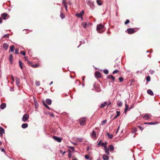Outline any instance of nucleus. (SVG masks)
Masks as SVG:
<instances>
[{
    "label": "nucleus",
    "instance_id": "72a5a7b5",
    "mask_svg": "<svg viewBox=\"0 0 160 160\" xmlns=\"http://www.w3.org/2000/svg\"><path fill=\"white\" fill-rule=\"evenodd\" d=\"M60 17L62 19L64 18V17H65L64 15H63V13H62V12H61L60 13Z\"/></svg>",
    "mask_w": 160,
    "mask_h": 160
},
{
    "label": "nucleus",
    "instance_id": "ddd939ff",
    "mask_svg": "<svg viewBox=\"0 0 160 160\" xmlns=\"http://www.w3.org/2000/svg\"><path fill=\"white\" fill-rule=\"evenodd\" d=\"M4 133V129L2 127L0 128V134L1 136L2 135L3 133Z\"/></svg>",
    "mask_w": 160,
    "mask_h": 160
},
{
    "label": "nucleus",
    "instance_id": "ea45409f",
    "mask_svg": "<svg viewBox=\"0 0 160 160\" xmlns=\"http://www.w3.org/2000/svg\"><path fill=\"white\" fill-rule=\"evenodd\" d=\"M20 53L23 56H25L26 55L25 52L24 51H21L20 52Z\"/></svg>",
    "mask_w": 160,
    "mask_h": 160
},
{
    "label": "nucleus",
    "instance_id": "bb28decb",
    "mask_svg": "<svg viewBox=\"0 0 160 160\" xmlns=\"http://www.w3.org/2000/svg\"><path fill=\"white\" fill-rule=\"evenodd\" d=\"M82 25L83 28H86L87 24L86 22H83L82 23Z\"/></svg>",
    "mask_w": 160,
    "mask_h": 160
},
{
    "label": "nucleus",
    "instance_id": "f8f14e48",
    "mask_svg": "<svg viewBox=\"0 0 160 160\" xmlns=\"http://www.w3.org/2000/svg\"><path fill=\"white\" fill-rule=\"evenodd\" d=\"M0 108L2 109H3L6 107V104L5 103H2L0 105Z\"/></svg>",
    "mask_w": 160,
    "mask_h": 160
},
{
    "label": "nucleus",
    "instance_id": "0eeeda50",
    "mask_svg": "<svg viewBox=\"0 0 160 160\" xmlns=\"http://www.w3.org/2000/svg\"><path fill=\"white\" fill-rule=\"evenodd\" d=\"M8 14L7 13H3L2 14L1 16L2 18L4 20H6L8 18H7L8 16Z\"/></svg>",
    "mask_w": 160,
    "mask_h": 160
},
{
    "label": "nucleus",
    "instance_id": "3c124183",
    "mask_svg": "<svg viewBox=\"0 0 160 160\" xmlns=\"http://www.w3.org/2000/svg\"><path fill=\"white\" fill-rule=\"evenodd\" d=\"M11 78H12V82H13L14 81V77L12 75L11 76Z\"/></svg>",
    "mask_w": 160,
    "mask_h": 160
},
{
    "label": "nucleus",
    "instance_id": "cd10ccee",
    "mask_svg": "<svg viewBox=\"0 0 160 160\" xmlns=\"http://www.w3.org/2000/svg\"><path fill=\"white\" fill-rule=\"evenodd\" d=\"M104 150H105V152L107 153V154L108 155H109V150L108 148H105L104 149Z\"/></svg>",
    "mask_w": 160,
    "mask_h": 160
},
{
    "label": "nucleus",
    "instance_id": "864d4df0",
    "mask_svg": "<svg viewBox=\"0 0 160 160\" xmlns=\"http://www.w3.org/2000/svg\"><path fill=\"white\" fill-rule=\"evenodd\" d=\"M154 122H148V123H146L145 124H154Z\"/></svg>",
    "mask_w": 160,
    "mask_h": 160
},
{
    "label": "nucleus",
    "instance_id": "4c0bfd02",
    "mask_svg": "<svg viewBox=\"0 0 160 160\" xmlns=\"http://www.w3.org/2000/svg\"><path fill=\"white\" fill-rule=\"evenodd\" d=\"M137 131V129L136 128H133L132 130V132L134 133Z\"/></svg>",
    "mask_w": 160,
    "mask_h": 160
},
{
    "label": "nucleus",
    "instance_id": "423d86ee",
    "mask_svg": "<svg viewBox=\"0 0 160 160\" xmlns=\"http://www.w3.org/2000/svg\"><path fill=\"white\" fill-rule=\"evenodd\" d=\"M128 33L129 34H132L135 32V30L133 28H129L127 30Z\"/></svg>",
    "mask_w": 160,
    "mask_h": 160
},
{
    "label": "nucleus",
    "instance_id": "c756f323",
    "mask_svg": "<svg viewBox=\"0 0 160 160\" xmlns=\"http://www.w3.org/2000/svg\"><path fill=\"white\" fill-rule=\"evenodd\" d=\"M117 105L119 107H121L122 105V102L121 101H118Z\"/></svg>",
    "mask_w": 160,
    "mask_h": 160
},
{
    "label": "nucleus",
    "instance_id": "412c9836",
    "mask_svg": "<svg viewBox=\"0 0 160 160\" xmlns=\"http://www.w3.org/2000/svg\"><path fill=\"white\" fill-rule=\"evenodd\" d=\"M13 56L12 54H10L9 56V60L11 64L12 63Z\"/></svg>",
    "mask_w": 160,
    "mask_h": 160
},
{
    "label": "nucleus",
    "instance_id": "e2e57ef3",
    "mask_svg": "<svg viewBox=\"0 0 160 160\" xmlns=\"http://www.w3.org/2000/svg\"><path fill=\"white\" fill-rule=\"evenodd\" d=\"M2 20L1 18H0V24L2 23Z\"/></svg>",
    "mask_w": 160,
    "mask_h": 160
},
{
    "label": "nucleus",
    "instance_id": "20e7f679",
    "mask_svg": "<svg viewBox=\"0 0 160 160\" xmlns=\"http://www.w3.org/2000/svg\"><path fill=\"white\" fill-rule=\"evenodd\" d=\"M52 138L54 139L55 140L59 142H61L62 140V138L57 137L55 136H53Z\"/></svg>",
    "mask_w": 160,
    "mask_h": 160
},
{
    "label": "nucleus",
    "instance_id": "c85d7f7f",
    "mask_svg": "<svg viewBox=\"0 0 160 160\" xmlns=\"http://www.w3.org/2000/svg\"><path fill=\"white\" fill-rule=\"evenodd\" d=\"M19 65L20 68H21V69H23V67H22L23 63H22V62L21 61H19Z\"/></svg>",
    "mask_w": 160,
    "mask_h": 160
},
{
    "label": "nucleus",
    "instance_id": "5fc2aeb1",
    "mask_svg": "<svg viewBox=\"0 0 160 160\" xmlns=\"http://www.w3.org/2000/svg\"><path fill=\"white\" fill-rule=\"evenodd\" d=\"M64 6L65 7V9H66V11H67L68 6H67V5H65Z\"/></svg>",
    "mask_w": 160,
    "mask_h": 160
},
{
    "label": "nucleus",
    "instance_id": "f3484780",
    "mask_svg": "<svg viewBox=\"0 0 160 160\" xmlns=\"http://www.w3.org/2000/svg\"><path fill=\"white\" fill-rule=\"evenodd\" d=\"M28 127V124L26 123H24L22 124V127L23 128H26Z\"/></svg>",
    "mask_w": 160,
    "mask_h": 160
},
{
    "label": "nucleus",
    "instance_id": "de8ad7c7",
    "mask_svg": "<svg viewBox=\"0 0 160 160\" xmlns=\"http://www.w3.org/2000/svg\"><path fill=\"white\" fill-rule=\"evenodd\" d=\"M117 115V116H119L120 115V113L119 111H116Z\"/></svg>",
    "mask_w": 160,
    "mask_h": 160
},
{
    "label": "nucleus",
    "instance_id": "13d9d810",
    "mask_svg": "<svg viewBox=\"0 0 160 160\" xmlns=\"http://www.w3.org/2000/svg\"><path fill=\"white\" fill-rule=\"evenodd\" d=\"M119 128H120V126H118V129H117V131H116V133H117L118 132V130H119Z\"/></svg>",
    "mask_w": 160,
    "mask_h": 160
},
{
    "label": "nucleus",
    "instance_id": "aec40b11",
    "mask_svg": "<svg viewBox=\"0 0 160 160\" xmlns=\"http://www.w3.org/2000/svg\"><path fill=\"white\" fill-rule=\"evenodd\" d=\"M125 108L124 110V112L126 113H127V111L128 110H129V106L127 105V104H125Z\"/></svg>",
    "mask_w": 160,
    "mask_h": 160
},
{
    "label": "nucleus",
    "instance_id": "4468645a",
    "mask_svg": "<svg viewBox=\"0 0 160 160\" xmlns=\"http://www.w3.org/2000/svg\"><path fill=\"white\" fill-rule=\"evenodd\" d=\"M147 93L148 94L153 96L154 94L153 93L152 91L150 89H148L147 91Z\"/></svg>",
    "mask_w": 160,
    "mask_h": 160
},
{
    "label": "nucleus",
    "instance_id": "1a4fd4ad",
    "mask_svg": "<svg viewBox=\"0 0 160 160\" xmlns=\"http://www.w3.org/2000/svg\"><path fill=\"white\" fill-rule=\"evenodd\" d=\"M95 76L97 78H100L101 77V73L98 71H96L95 74Z\"/></svg>",
    "mask_w": 160,
    "mask_h": 160
},
{
    "label": "nucleus",
    "instance_id": "603ef678",
    "mask_svg": "<svg viewBox=\"0 0 160 160\" xmlns=\"http://www.w3.org/2000/svg\"><path fill=\"white\" fill-rule=\"evenodd\" d=\"M68 157L69 158H71V155L70 152H69L68 154Z\"/></svg>",
    "mask_w": 160,
    "mask_h": 160
},
{
    "label": "nucleus",
    "instance_id": "473e14b6",
    "mask_svg": "<svg viewBox=\"0 0 160 160\" xmlns=\"http://www.w3.org/2000/svg\"><path fill=\"white\" fill-rule=\"evenodd\" d=\"M151 78L149 76H148L146 77V80L147 82H149L150 81Z\"/></svg>",
    "mask_w": 160,
    "mask_h": 160
},
{
    "label": "nucleus",
    "instance_id": "4be33fe9",
    "mask_svg": "<svg viewBox=\"0 0 160 160\" xmlns=\"http://www.w3.org/2000/svg\"><path fill=\"white\" fill-rule=\"evenodd\" d=\"M91 136L93 137V138H95L96 137V133L95 131H93L92 132Z\"/></svg>",
    "mask_w": 160,
    "mask_h": 160
},
{
    "label": "nucleus",
    "instance_id": "b1692460",
    "mask_svg": "<svg viewBox=\"0 0 160 160\" xmlns=\"http://www.w3.org/2000/svg\"><path fill=\"white\" fill-rule=\"evenodd\" d=\"M16 85L17 86H18L20 83V80L17 77H16Z\"/></svg>",
    "mask_w": 160,
    "mask_h": 160
},
{
    "label": "nucleus",
    "instance_id": "2f4dec72",
    "mask_svg": "<svg viewBox=\"0 0 160 160\" xmlns=\"http://www.w3.org/2000/svg\"><path fill=\"white\" fill-rule=\"evenodd\" d=\"M43 104L45 107H46L48 109H50V108L48 106L45 102H44L43 103Z\"/></svg>",
    "mask_w": 160,
    "mask_h": 160
},
{
    "label": "nucleus",
    "instance_id": "79ce46f5",
    "mask_svg": "<svg viewBox=\"0 0 160 160\" xmlns=\"http://www.w3.org/2000/svg\"><path fill=\"white\" fill-rule=\"evenodd\" d=\"M118 70H114L113 72H112V73L113 74H115V73H117V72H118Z\"/></svg>",
    "mask_w": 160,
    "mask_h": 160
},
{
    "label": "nucleus",
    "instance_id": "7ed1b4c3",
    "mask_svg": "<svg viewBox=\"0 0 160 160\" xmlns=\"http://www.w3.org/2000/svg\"><path fill=\"white\" fill-rule=\"evenodd\" d=\"M29 116L27 114H24L22 118V120L24 122H25L29 118Z\"/></svg>",
    "mask_w": 160,
    "mask_h": 160
},
{
    "label": "nucleus",
    "instance_id": "052dcab7",
    "mask_svg": "<svg viewBox=\"0 0 160 160\" xmlns=\"http://www.w3.org/2000/svg\"><path fill=\"white\" fill-rule=\"evenodd\" d=\"M85 76H83L82 78V81L83 82L84 81V79H85Z\"/></svg>",
    "mask_w": 160,
    "mask_h": 160
},
{
    "label": "nucleus",
    "instance_id": "8fccbe9b",
    "mask_svg": "<svg viewBox=\"0 0 160 160\" xmlns=\"http://www.w3.org/2000/svg\"><path fill=\"white\" fill-rule=\"evenodd\" d=\"M8 35H7V34L4 35L3 37V38H8Z\"/></svg>",
    "mask_w": 160,
    "mask_h": 160
},
{
    "label": "nucleus",
    "instance_id": "c9c22d12",
    "mask_svg": "<svg viewBox=\"0 0 160 160\" xmlns=\"http://www.w3.org/2000/svg\"><path fill=\"white\" fill-rule=\"evenodd\" d=\"M118 79H119V81L120 82H122L123 80V78L121 77L119 78H118Z\"/></svg>",
    "mask_w": 160,
    "mask_h": 160
},
{
    "label": "nucleus",
    "instance_id": "5701e85b",
    "mask_svg": "<svg viewBox=\"0 0 160 160\" xmlns=\"http://www.w3.org/2000/svg\"><path fill=\"white\" fill-rule=\"evenodd\" d=\"M107 104V103L106 102H104L103 103H102L100 106V107L101 108H103L104 107L106 106V104Z\"/></svg>",
    "mask_w": 160,
    "mask_h": 160
},
{
    "label": "nucleus",
    "instance_id": "f704fd0d",
    "mask_svg": "<svg viewBox=\"0 0 160 160\" xmlns=\"http://www.w3.org/2000/svg\"><path fill=\"white\" fill-rule=\"evenodd\" d=\"M103 72L105 74H107L108 73V70L106 69L104 70H103Z\"/></svg>",
    "mask_w": 160,
    "mask_h": 160
},
{
    "label": "nucleus",
    "instance_id": "680f3d73",
    "mask_svg": "<svg viewBox=\"0 0 160 160\" xmlns=\"http://www.w3.org/2000/svg\"><path fill=\"white\" fill-rule=\"evenodd\" d=\"M1 151L2 152H4L5 151L3 149V148H2L1 149Z\"/></svg>",
    "mask_w": 160,
    "mask_h": 160
},
{
    "label": "nucleus",
    "instance_id": "0e129e2a",
    "mask_svg": "<svg viewBox=\"0 0 160 160\" xmlns=\"http://www.w3.org/2000/svg\"><path fill=\"white\" fill-rule=\"evenodd\" d=\"M118 116H117V115H116V116H115L114 118V119H116V118Z\"/></svg>",
    "mask_w": 160,
    "mask_h": 160
},
{
    "label": "nucleus",
    "instance_id": "6e6552de",
    "mask_svg": "<svg viewBox=\"0 0 160 160\" xmlns=\"http://www.w3.org/2000/svg\"><path fill=\"white\" fill-rule=\"evenodd\" d=\"M151 116V115L149 114H146L143 117V118L144 119L147 120L149 119Z\"/></svg>",
    "mask_w": 160,
    "mask_h": 160
},
{
    "label": "nucleus",
    "instance_id": "2eb2a0df",
    "mask_svg": "<svg viewBox=\"0 0 160 160\" xmlns=\"http://www.w3.org/2000/svg\"><path fill=\"white\" fill-rule=\"evenodd\" d=\"M108 150L110 151H113L114 150V147L112 145H111L108 147Z\"/></svg>",
    "mask_w": 160,
    "mask_h": 160
},
{
    "label": "nucleus",
    "instance_id": "774afa93",
    "mask_svg": "<svg viewBox=\"0 0 160 160\" xmlns=\"http://www.w3.org/2000/svg\"><path fill=\"white\" fill-rule=\"evenodd\" d=\"M111 104V102H109V103L108 104V106L109 105H110Z\"/></svg>",
    "mask_w": 160,
    "mask_h": 160
},
{
    "label": "nucleus",
    "instance_id": "6ab92c4d",
    "mask_svg": "<svg viewBox=\"0 0 160 160\" xmlns=\"http://www.w3.org/2000/svg\"><path fill=\"white\" fill-rule=\"evenodd\" d=\"M47 103L49 105H50L51 104L52 101L50 99H47L46 100Z\"/></svg>",
    "mask_w": 160,
    "mask_h": 160
},
{
    "label": "nucleus",
    "instance_id": "393cba45",
    "mask_svg": "<svg viewBox=\"0 0 160 160\" xmlns=\"http://www.w3.org/2000/svg\"><path fill=\"white\" fill-rule=\"evenodd\" d=\"M101 0H97L96 2L97 4L101 6L102 5V3L101 2Z\"/></svg>",
    "mask_w": 160,
    "mask_h": 160
},
{
    "label": "nucleus",
    "instance_id": "c03bdc74",
    "mask_svg": "<svg viewBox=\"0 0 160 160\" xmlns=\"http://www.w3.org/2000/svg\"><path fill=\"white\" fill-rule=\"evenodd\" d=\"M18 51H19V50L18 49H15V54H18Z\"/></svg>",
    "mask_w": 160,
    "mask_h": 160
},
{
    "label": "nucleus",
    "instance_id": "a18cd8bd",
    "mask_svg": "<svg viewBox=\"0 0 160 160\" xmlns=\"http://www.w3.org/2000/svg\"><path fill=\"white\" fill-rule=\"evenodd\" d=\"M60 152L61 153H62V154H65L66 153V152L65 151L63 152L62 150H60Z\"/></svg>",
    "mask_w": 160,
    "mask_h": 160
},
{
    "label": "nucleus",
    "instance_id": "58836bf2",
    "mask_svg": "<svg viewBox=\"0 0 160 160\" xmlns=\"http://www.w3.org/2000/svg\"><path fill=\"white\" fill-rule=\"evenodd\" d=\"M106 122H107L106 119H105V120L101 122L102 125H104L106 123Z\"/></svg>",
    "mask_w": 160,
    "mask_h": 160
},
{
    "label": "nucleus",
    "instance_id": "39448f33",
    "mask_svg": "<svg viewBox=\"0 0 160 160\" xmlns=\"http://www.w3.org/2000/svg\"><path fill=\"white\" fill-rule=\"evenodd\" d=\"M84 11L83 10H82V11L79 13H77L76 14V16L78 17L81 18L82 19H83L82 16L83 14Z\"/></svg>",
    "mask_w": 160,
    "mask_h": 160
},
{
    "label": "nucleus",
    "instance_id": "bf43d9fd",
    "mask_svg": "<svg viewBox=\"0 0 160 160\" xmlns=\"http://www.w3.org/2000/svg\"><path fill=\"white\" fill-rule=\"evenodd\" d=\"M139 128H140V129L141 130H142L143 129V128H142V127H141V126H139Z\"/></svg>",
    "mask_w": 160,
    "mask_h": 160
},
{
    "label": "nucleus",
    "instance_id": "a19ab883",
    "mask_svg": "<svg viewBox=\"0 0 160 160\" xmlns=\"http://www.w3.org/2000/svg\"><path fill=\"white\" fill-rule=\"evenodd\" d=\"M129 22H130V21L128 19H127L125 22V24H127L129 23Z\"/></svg>",
    "mask_w": 160,
    "mask_h": 160
},
{
    "label": "nucleus",
    "instance_id": "49530a36",
    "mask_svg": "<svg viewBox=\"0 0 160 160\" xmlns=\"http://www.w3.org/2000/svg\"><path fill=\"white\" fill-rule=\"evenodd\" d=\"M85 158L87 159H89V157L87 155L85 156Z\"/></svg>",
    "mask_w": 160,
    "mask_h": 160
},
{
    "label": "nucleus",
    "instance_id": "a211bd4d",
    "mask_svg": "<svg viewBox=\"0 0 160 160\" xmlns=\"http://www.w3.org/2000/svg\"><path fill=\"white\" fill-rule=\"evenodd\" d=\"M14 47L13 45H12L10 46V50L9 51V52H12L14 51Z\"/></svg>",
    "mask_w": 160,
    "mask_h": 160
},
{
    "label": "nucleus",
    "instance_id": "09e8293b",
    "mask_svg": "<svg viewBox=\"0 0 160 160\" xmlns=\"http://www.w3.org/2000/svg\"><path fill=\"white\" fill-rule=\"evenodd\" d=\"M62 4L65 5H67L66 2L65 0H62Z\"/></svg>",
    "mask_w": 160,
    "mask_h": 160
},
{
    "label": "nucleus",
    "instance_id": "a878e982",
    "mask_svg": "<svg viewBox=\"0 0 160 160\" xmlns=\"http://www.w3.org/2000/svg\"><path fill=\"white\" fill-rule=\"evenodd\" d=\"M107 135L108 136V138L109 139H112L113 137V135L112 134H110L108 133H107Z\"/></svg>",
    "mask_w": 160,
    "mask_h": 160
},
{
    "label": "nucleus",
    "instance_id": "4d7b16f0",
    "mask_svg": "<svg viewBox=\"0 0 160 160\" xmlns=\"http://www.w3.org/2000/svg\"><path fill=\"white\" fill-rule=\"evenodd\" d=\"M87 151H88L90 149V147L89 146H88L87 148Z\"/></svg>",
    "mask_w": 160,
    "mask_h": 160
},
{
    "label": "nucleus",
    "instance_id": "dca6fc26",
    "mask_svg": "<svg viewBox=\"0 0 160 160\" xmlns=\"http://www.w3.org/2000/svg\"><path fill=\"white\" fill-rule=\"evenodd\" d=\"M108 79H112L113 81L115 80V78L112 75H108L107 77Z\"/></svg>",
    "mask_w": 160,
    "mask_h": 160
},
{
    "label": "nucleus",
    "instance_id": "f257e3e1",
    "mask_svg": "<svg viewBox=\"0 0 160 160\" xmlns=\"http://www.w3.org/2000/svg\"><path fill=\"white\" fill-rule=\"evenodd\" d=\"M104 26L102 24H100L97 26V29L99 32H100V31L102 30L104 28Z\"/></svg>",
    "mask_w": 160,
    "mask_h": 160
},
{
    "label": "nucleus",
    "instance_id": "37998d69",
    "mask_svg": "<svg viewBox=\"0 0 160 160\" xmlns=\"http://www.w3.org/2000/svg\"><path fill=\"white\" fill-rule=\"evenodd\" d=\"M69 149L72 150V151H73L75 149L74 147H69Z\"/></svg>",
    "mask_w": 160,
    "mask_h": 160
},
{
    "label": "nucleus",
    "instance_id": "9d476101",
    "mask_svg": "<svg viewBox=\"0 0 160 160\" xmlns=\"http://www.w3.org/2000/svg\"><path fill=\"white\" fill-rule=\"evenodd\" d=\"M9 47L7 43H3L2 47L5 50H7Z\"/></svg>",
    "mask_w": 160,
    "mask_h": 160
},
{
    "label": "nucleus",
    "instance_id": "6e6d98bb",
    "mask_svg": "<svg viewBox=\"0 0 160 160\" xmlns=\"http://www.w3.org/2000/svg\"><path fill=\"white\" fill-rule=\"evenodd\" d=\"M78 140L79 142H81L82 140V139L81 138H78Z\"/></svg>",
    "mask_w": 160,
    "mask_h": 160
},
{
    "label": "nucleus",
    "instance_id": "69168bd1",
    "mask_svg": "<svg viewBox=\"0 0 160 160\" xmlns=\"http://www.w3.org/2000/svg\"><path fill=\"white\" fill-rule=\"evenodd\" d=\"M154 124H157V123H158V122H154Z\"/></svg>",
    "mask_w": 160,
    "mask_h": 160
},
{
    "label": "nucleus",
    "instance_id": "e433bc0d",
    "mask_svg": "<svg viewBox=\"0 0 160 160\" xmlns=\"http://www.w3.org/2000/svg\"><path fill=\"white\" fill-rule=\"evenodd\" d=\"M35 83H36V85L38 86H39L40 85V83L39 82V81H36V82Z\"/></svg>",
    "mask_w": 160,
    "mask_h": 160
},
{
    "label": "nucleus",
    "instance_id": "f03ea898",
    "mask_svg": "<svg viewBox=\"0 0 160 160\" xmlns=\"http://www.w3.org/2000/svg\"><path fill=\"white\" fill-rule=\"evenodd\" d=\"M80 123L81 125H83L85 124L86 122V119L85 118H82L79 119Z\"/></svg>",
    "mask_w": 160,
    "mask_h": 160
},
{
    "label": "nucleus",
    "instance_id": "9b49d317",
    "mask_svg": "<svg viewBox=\"0 0 160 160\" xmlns=\"http://www.w3.org/2000/svg\"><path fill=\"white\" fill-rule=\"evenodd\" d=\"M102 158L103 160H108L109 157L107 155L104 154L103 155Z\"/></svg>",
    "mask_w": 160,
    "mask_h": 160
},
{
    "label": "nucleus",
    "instance_id": "338daca9",
    "mask_svg": "<svg viewBox=\"0 0 160 160\" xmlns=\"http://www.w3.org/2000/svg\"><path fill=\"white\" fill-rule=\"evenodd\" d=\"M101 142V140L98 143V145H100V143Z\"/></svg>",
    "mask_w": 160,
    "mask_h": 160
},
{
    "label": "nucleus",
    "instance_id": "7c9ffc66",
    "mask_svg": "<svg viewBox=\"0 0 160 160\" xmlns=\"http://www.w3.org/2000/svg\"><path fill=\"white\" fill-rule=\"evenodd\" d=\"M101 145L102 146L104 147V148L107 147L106 144V143H105L104 142H102Z\"/></svg>",
    "mask_w": 160,
    "mask_h": 160
}]
</instances>
